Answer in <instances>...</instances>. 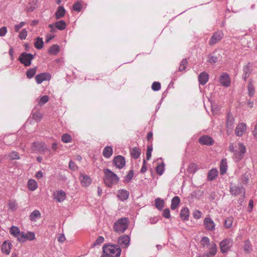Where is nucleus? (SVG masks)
<instances>
[{
	"label": "nucleus",
	"mask_w": 257,
	"mask_h": 257,
	"mask_svg": "<svg viewBox=\"0 0 257 257\" xmlns=\"http://www.w3.org/2000/svg\"><path fill=\"white\" fill-rule=\"evenodd\" d=\"M102 251L100 257H119L121 249L118 245L107 243L103 245Z\"/></svg>",
	"instance_id": "f257e3e1"
},
{
	"label": "nucleus",
	"mask_w": 257,
	"mask_h": 257,
	"mask_svg": "<svg viewBox=\"0 0 257 257\" xmlns=\"http://www.w3.org/2000/svg\"><path fill=\"white\" fill-rule=\"evenodd\" d=\"M104 174V182L105 185L110 187L114 184H116L119 181L118 176L108 169L103 170Z\"/></svg>",
	"instance_id": "f03ea898"
},
{
	"label": "nucleus",
	"mask_w": 257,
	"mask_h": 257,
	"mask_svg": "<svg viewBox=\"0 0 257 257\" xmlns=\"http://www.w3.org/2000/svg\"><path fill=\"white\" fill-rule=\"evenodd\" d=\"M129 221L126 217H123L118 219L114 223L113 228L116 232L121 233L124 232L128 226Z\"/></svg>",
	"instance_id": "7ed1b4c3"
},
{
	"label": "nucleus",
	"mask_w": 257,
	"mask_h": 257,
	"mask_svg": "<svg viewBox=\"0 0 257 257\" xmlns=\"http://www.w3.org/2000/svg\"><path fill=\"white\" fill-rule=\"evenodd\" d=\"M235 150L233 152V158L236 162L240 161L244 157L246 152V148L242 143H238L235 146Z\"/></svg>",
	"instance_id": "20e7f679"
},
{
	"label": "nucleus",
	"mask_w": 257,
	"mask_h": 257,
	"mask_svg": "<svg viewBox=\"0 0 257 257\" xmlns=\"http://www.w3.org/2000/svg\"><path fill=\"white\" fill-rule=\"evenodd\" d=\"M35 55L26 52L22 53L18 60L26 67L30 66L31 65L32 60L35 58Z\"/></svg>",
	"instance_id": "39448f33"
},
{
	"label": "nucleus",
	"mask_w": 257,
	"mask_h": 257,
	"mask_svg": "<svg viewBox=\"0 0 257 257\" xmlns=\"http://www.w3.org/2000/svg\"><path fill=\"white\" fill-rule=\"evenodd\" d=\"M233 244V239L230 238H226L222 240L219 243L220 251L222 253H225L229 251Z\"/></svg>",
	"instance_id": "423d86ee"
},
{
	"label": "nucleus",
	"mask_w": 257,
	"mask_h": 257,
	"mask_svg": "<svg viewBox=\"0 0 257 257\" xmlns=\"http://www.w3.org/2000/svg\"><path fill=\"white\" fill-rule=\"evenodd\" d=\"M35 239V235L33 232H28L25 233L22 232L18 237V239L20 242H24L27 240H33Z\"/></svg>",
	"instance_id": "0eeeda50"
},
{
	"label": "nucleus",
	"mask_w": 257,
	"mask_h": 257,
	"mask_svg": "<svg viewBox=\"0 0 257 257\" xmlns=\"http://www.w3.org/2000/svg\"><path fill=\"white\" fill-rule=\"evenodd\" d=\"M230 192L232 195L235 196L242 194L243 197H244L245 189L241 185L237 186L231 184L230 186Z\"/></svg>",
	"instance_id": "6e6552de"
},
{
	"label": "nucleus",
	"mask_w": 257,
	"mask_h": 257,
	"mask_svg": "<svg viewBox=\"0 0 257 257\" xmlns=\"http://www.w3.org/2000/svg\"><path fill=\"white\" fill-rule=\"evenodd\" d=\"M112 163L116 168L121 169L124 166L125 160L123 157L118 155L114 158Z\"/></svg>",
	"instance_id": "1a4fd4ad"
},
{
	"label": "nucleus",
	"mask_w": 257,
	"mask_h": 257,
	"mask_svg": "<svg viewBox=\"0 0 257 257\" xmlns=\"http://www.w3.org/2000/svg\"><path fill=\"white\" fill-rule=\"evenodd\" d=\"M223 37V34L221 31L216 32L211 37L209 44L210 46L214 45L216 43L219 42Z\"/></svg>",
	"instance_id": "9d476101"
},
{
	"label": "nucleus",
	"mask_w": 257,
	"mask_h": 257,
	"mask_svg": "<svg viewBox=\"0 0 257 257\" xmlns=\"http://www.w3.org/2000/svg\"><path fill=\"white\" fill-rule=\"evenodd\" d=\"M32 148L35 151L44 153L48 151L50 152V150L46 147V144L43 142L33 143Z\"/></svg>",
	"instance_id": "9b49d317"
},
{
	"label": "nucleus",
	"mask_w": 257,
	"mask_h": 257,
	"mask_svg": "<svg viewBox=\"0 0 257 257\" xmlns=\"http://www.w3.org/2000/svg\"><path fill=\"white\" fill-rule=\"evenodd\" d=\"M198 142L202 145L212 146L214 144L213 139L207 135H203L199 138Z\"/></svg>",
	"instance_id": "f8f14e48"
},
{
	"label": "nucleus",
	"mask_w": 257,
	"mask_h": 257,
	"mask_svg": "<svg viewBox=\"0 0 257 257\" xmlns=\"http://www.w3.org/2000/svg\"><path fill=\"white\" fill-rule=\"evenodd\" d=\"M51 78L49 73H42L38 74L35 76V80L38 84H41L44 81L50 80Z\"/></svg>",
	"instance_id": "ddd939ff"
},
{
	"label": "nucleus",
	"mask_w": 257,
	"mask_h": 257,
	"mask_svg": "<svg viewBox=\"0 0 257 257\" xmlns=\"http://www.w3.org/2000/svg\"><path fill=\"white\" fill-rule=\"evenodd\" d=\"M130 242V237L127 235L120 236L118 239V243L122 247H127Z\"/></svg>",
	"instance_id": "4468645a"
},
{
	"label": "nucleus",
	"mask_w": 257,
	"mask_h": 257,
	"mask_svg": "<svg viewBox=\"0 0 257 257\" xmlns=\"http://www.w3.org/2000/svg\"><path fill=\"white\" fill-rule=\"evenodd\" d=\"M219 81L221 85L225 87H228L230 84L229 76L226 73H223L221 75Z\"/></svg>",
	"instance_id": "2eb2a0df"
},
{
	"label": "nucleus",
	"mask_w": 257,
	"mask_h": 257,
	"mask_svg": "<svg viewBox=\"0 0 257 257\" xmlns=\"http://www.w3.org/2000/svg\"><path fill=\"white\" fill-rule=\"evenodd\" d=\"M204 225L205 228L208 231H212L215 229V223L210 217H206L204 220Z\"/></svg>",
	"instance_id": "dca6fc26"
},
{
	"label": "nucleus",
	"mask_w": 257,
	"mask_h": 257,
	"mask_svg": "<svg viewBox=\"0 0 257 257\" xmlns=\"http://www.w3.org/2000/svg\"><path fill=\"white\" fill-rule=\"evenodd\" d=\"M54 199L59 202H63L66 198V193L63 190H59L54 193Z\"/></svg>",
	"instance_id": "f3484780"
},
{
	"label": "nucleus",
	"mask_w": 257,
	"mask_h": 257,
	"mask_svg": "<svg viewBox=\"0 0 257 257\" xmlns=\"http://www.w3.org/2000/svg\"><path fill=\"white\" fill-rule=\"evenodd\" d=\"M79 179L81 185L85 187L89 186L91 182V178L89 176L87 175H84L83 174H81L80 175Z\"/></svg>",
	"instance_id": "a211bd4d"
},
{
	"label": "nucleus",
	"mask_w": 257,
	"mask_h": 257,
	"mask_svg": "<svg viewBox=\"0 0 257 257\" xmlns=\"http://www.w3.org/2000/svg\"><path fill=\"white\" fill-rule=\"evenodd\" d=\"M246 131V125L244 123H240L237 125L235 129V134L239 137L243 135Z\"/></svg>",
	"instance_id": "6ab92c4d"
},
{
	"label": "nucleus",
	"mask_w": 257,
	"mask_h": 257,
	"mask_svg": "<svg viewBox=\"0 0 257 257\" xmlns=\"http://www.w3.org/2000/svg\"><path fill=\"white\" fill-rule=\"evenodd\" d=\"M209 79L208 74L205 72H201L198 76V81L200 84L204 85L208 81Z\"/></svg>",
	"instance_id": "aec40b11"
},
{
	"label": "nucleus",
	"mask_w": 257,
	"mask_h": 257,
	"mask_svg": "<svg viewBox=\"0 0 257 257\" xmlns=\"http://www.w3.org/2000/svg\"><path fill=\"white\" fill-rule=\"evenodd\" d=\"M38 0H31L26 7V11L28 12H31L37 8Z\"/></svg>",
	"instance_id": "412c9836"
},
{
	"label": "nucleus",
	"mask_w": 257,
	"mask_h": 257,
	"mask_svg": "<svg viewBox=\"0 0 257 257\" xmlns=\"http://www.w3.org/2000/svg\"><path fill=\"white\" fill-rule=\"evenodd\" d=\"M11 246V243L5 241L2 245V252L5 253L6 254H9L10 253Z\"/></svg>",
	"instance_id": "4be33fe9"
},
{
	"label": "nucleus",
	"mask_w": 257,
	"mask_h": 257,
	"mask_svg": "<svg viewBox=\"0 0 257 257\" xmlns=\"http://www.w3.org/2000/svg\"><path fill=\"white\" fill-rule=\"evenodd\" d=\"M249 65L250 63H249L247 65L243 67V74L242 76L245 81L246 80V79L249 77L250 74L251 73L252 71V69H251Z\"/></svg>",
	"instance_id": "5701e85b"
},
{
	"label": "nucleus",
	"mask_w": 257,
	"mask_h": 257,
	"mask_svg": "<svg viewBox=\"0 0 257 257\" xmlns=\"http://www.w3.org/2000/svg\"><path fill=\"white\" fill-rule=\"evenodd\" d=\"M180 216L183 220H188L189 217V211L188 208H183L181 210Z\"/></svg>",
	"instance_id": "b1692460"
},
{
	"label": "nucleus",
	"mask_w": 257,
	"mask_h": 257,
	"mask_svg": "<svg viewBox=\"0 0 257 257\" xmlns=\"http://www.w3.org/2000/svg\"><path fill=\"white\" fill-rule=\"evenodd\" d=\"M129 192L125 190H119L118 192L117 196L121 201L126 200L129 196Z\"/></svg>",
	"instance_id": "393cba45"
},
{
	"label": "nucleus",
	"mask_w": 257,
	"mask_h": 257,
	"mask_svg": "<svg viewBox=\"0 0 257 257\" xmlns=\"http://www.w3.org/2000/svg\"><path fill=\"white\" fill-rule=\"evenodd\" d=\"M66 11L63 7H59L56 11L55 15L57 20L63 18L65 14Z\"/></svg>",
	"instance_id": "a878e982"
},
{
	"label": "nucleus",
	"mask_w": 257,
	"mask_h": 257,
	"mask_svg": "<svg viewBox=\"0 0 257 257\" xmlns=\"http://www.w3.org/2000/svg\"><path fill=\"white\" fill-rule=\"evenodd\" d=\"M29 217L31 221L35 222L41 218V213L39 210H35L30 214Z\"/></svg>",
	"instance_id": "bb28decb"
},
{
	"label": "nucleus",
	"mask_w": 257,
	"mask_h": 257,
	"mask_svg": "<svg viewBox=\"0 0 257 257\" xmlns=\"http://www.w3.org/2000/svg\"><path fill=\"white\" fill-rule=\"evenodd\" d=\"M227 168V160L223 159L221 160L220 164V172L221 175H223L226 173Z\"/></svg>",
	"instance_id": "cd10ccee"
},
{
	"label": "nucleus",
	"mask_w": 257,
	"mask_h": 257,
	"mask_svg": "<svg viewBox=\"0 0 257 257\" xmlns=\"http://www.w3.org/2000/svg\"><path fill=\"white\" fill-rule=\"evenodd\" d=\"M112 148L110 146H106L103 149L102 155L105 158H109L112 155Z\"/></svg>",
	"instance_id": "c85d7f7f"
},
{
	"label": "nucleus",
	"mask_w": 257,
	"mask_h": 257,
	"mask_svg": "<svg viewBox=\"0 0 257 257\" xmlns=\"http://www.w3.org/2000/svg\"><path fill=\"white\" fill-rule=\"evenodd\" d=\"M218 171L216 169H212L208 173L207 179L209 181H212L218 176Z\"/></svg>",
	"instance_id": "c756f323"
},
{
	"label": "nucleus",
	"mask_w": 257,
	"mask_h": 257,
	"mask_svg": "<svg viewBox=\"0 0 257 257\" xmlns=\"http://www.w3.org/2000/svg\"><path fill=\"white\" fill-rule=\"evenodd\" d=\"M180 202V198L178 196L174 197L171 200V208L175 210L179 205Z\"/></svg>",
	"instance_id": "7c9ffc66"
},
{
	"label": "nucleus",
	"mask_w": 257,
	"mask_h": 257,
	"mask_svg": "<svg viewBox=\"0 0 257 257\" xmlns=\"http://www.w3.org/2000/svg\"><path fill=\"white\" fill-rule=\"evenodd\" d=\"M28 187L30 190L34 191L38 187L37 182L34 179H30L28 182Z\"/></svg>",
	"instance_id": "2f4dec72"
},
{
	"label": "nucleus",
	"mask_w": 257,
	"mask_h": 257,
	"mask_svg": "<svg viewBox=\"0 0 257 257\" xmlns=\"http://www.w3.org/2000/svg\"><path fill=\"white\" fill-rule=\"evenodd\" d=\"M54 24L55 25V28H56V29L59 30H63L65 29L66 27V23L63 20L57 21Z\"/></svg>",
	"instance_id": "473e14b6"
},
{
	"label": "nucleus",
	"mask_w": 257,
	"mask_h": 257,
	"mask_svg": "<svg viewBox=\"0 0 257 257\" xmlns=\"http://www.w3.org/2000/svg\"><path fill=\"white\" fill-rule=\"evenodd\" d=\"M155 205L158 209L161 210L164 207V201L160 198H158L155 200Z\"/></svg>",
	"instance_id": "72a5a7b5"
},
{
	"label": "nucleus",
	"mask_w": 257,
	"mask_h": 257,
	"mask_svg": "<svg viewBox=\"0 0 257 257\" xmlns=\"http://www.w3.org/2000/svg\"><path fill=\"white\" fill-rule=\"evenodd\" d=\"M131 156L136 159L139 158L141 155V150L139 148H134L131 151Z\"/></svg>",
	"instance_id": "f704fd0d"
},
{
	"label": "nucleus",
	"mask_w": 257,
	"mask_h": 257,
	"mask_svg": "<svg viewBox=\"0 0 257 257\" xmlns=\"http://www.w3.org/2000/svg\"><path fill=\"white\" fill-rule=\"evenodd\" d=\"M60 50V48L58 45L55 44L52 45L49 49L48 53L50 54L56 55L57 54Z\"/></svg>",
	"instance_id": "c9c22d12"
},
{
	"label": "nucleus",
	"mask_w": 257,
	"mask_h": 257,
	"mask_svg": "<svg viewBox=\"0 0 257 257\" xmlns=\"http://www.w3.org/2000/svg\"><path fill=\"white\" fill-rule=\"evenodd\" d=\"M209 251L207 253L209 255L214 256L217 252V246L215 242H212L210 244V246L209 248Z\"/></svg>",
	"instance_id": "e433bc0d"
},
{
	"label": "nucleus",
	"mask_w": 257,
	"mask_h": 257,
	"mask_svg": "<svg viewBox=\"0 0 257 257\" xmlns=\"http://www.w3.org/2000/svg\"><path fill=\"white\" fill-rule=\"evenodd\" d=\"M10 232L11 234L14 235L15 237L18 236V235H20V230L18 227L16 226H13L11 227Z\"/></svg>",
	"instance_id": "4c0bfd02"
},
{
	"label": "nucleus",
	"mask_w": 257,
	"mask_h": 257,
	"mask_svg": "<svg viewBox=\"0 0 257 257\" xmlns=\"http://www.w3.org/2000/svg\"><path fill=\"white\" fill-rule=\"evenodd\" d=\"M247 89L249 96L250 97L252 96L254 93V89L252 84V81L251 79H250L248 82Z\"/></svg>",
	"instance_id": "58836bf2"
},
{
	"label": "nucleus",
	"mask_w": 257,
	"mask_h": 257,
	"mask_svg": "<svg viewBox=\"0 0 257 257\" xmlns=\"http://www.w3.org/2000/svg\"><path fill=\"white\" fill-rule=\"evenodd\" d=\"M37 71L36 67L30 68L26 72V76L28 78H32L36 74Z\"/></svg>",
	"instance_id": "ea45409f"
},
{
	"label": "nucleus",
	"mask_w": 257,
	"mask_h": 257,
	"mask_svg": "<svg viewBox=\"0 0 257 257\" xmlns=\"http://www.w3.org/2000/svg\"><path fill=\"white\" fill-rule=\"evenodd\" d=\"M243 249L246 253H249L251 250V244L249 240H245L243 246Z\"/></svg>",
	"instance_id": "a19ab883"
},
{
	"label": "nucleus",
	"mask_w": 257,
	"mask_h": 257,
	"mask_svg": "<svg viewBox=\"0 0 257 257\" xmlns=\"http://www.w3.org/2000/svg\"><path fill=\"white\" fill-rule=\"evenodd\" d=\"M44 42L42 38L38 37L35 43V46L38 49H41L43 47Z\"/></svg>",
	"instance_id": "79ce46f5"
},
{
	"label": "nucleus",
	"mask_w": 257,
	"mask_h": 257,
	"mask_svg": "<svg viewBox=\"0 0 257 257\" xmlns=\"http://www.w3.org/2000/svg\"><path fill=\"white\" fill-rule=\"evenodd\" d=\"M219 57V56H215L213 54H209L208 56V62L211 64H214L217 62Z\"/></svg>",
	"instance_id": "37998d69"
},
{
	"label": "nucleus",
	"mask_w": 257,
	"mask_h": 257,
	"mask_svg": "<svg viewBox=\"0 0 257 257\" xmlns=\"http://www.w3.org/2000/svg\"><path fill=\"white\" fill-rule=\"evenodd\" d=\"M188 65V61L186 58H184L181 61L179 67V70L180 71H183L185 70L187 66Z\"/></svg>",
	"instance_id": "c03bdc74"
},
{
	"label": "nucleus",
	"mask_w": 257,
	"mask_h": 257,
	"mask_svg": "<svg viewBox=\"0 0 257 257\" xmlns=\"http://www.w3.org/2000/svg\"><path fill=\"white\" fill-rule=\"evenodd\" d=\"M8 158L11 161L14 160H18L20 159L19 155L18 153L15 151H13L8 156Z\"/></svg>",
	"instance_id": "a18cd8bd"
},
{
	"label": "nucleus",
	"mask_w": 257,
	"mask_h": 257,
	"mask_svg": "<svg viewBox=\"0 0 257 257\" xmlns=\"http://www.w3.org/2000/svg\"><path fill=\"white\" fill-rule=\"evenodd\" d=\"M8 206L10 209L14 211L17 209V204L16 200H10L8 203Z\"/></svg>",
	"instance_id": "49530a36"
},
{
	"label": "nucleus",
	"mask_w": 257,
	"mask_h": 257,
	"mask_svg": "<svg viewBox=\"0 0 257 257\" xmlns=\"http://www.w3.org/2000/svg\"><path fill=\"white\" fill-rule=\"evenodd\" d=\"M32 115L33 119L37 122L40 121L43 117V114L39 111L34 113Z\"/></svg>",
	"instance_id": "de8ad7c7"
},
{
	"label": "nucleus",
	"mask_w": 257,
	"mask_h": 257,
	"mask_svg": "<svg viewBox=\"0 0 257 257\" xmlns=\"http://www.w3.org/2000/svg\"><path fill=\"white\" fill-rule=\"evenodd\" d=\"M49 97L47 95H43L40 98L38 104L40 106H42L46 103L49 101Z\"/></svg>",
	"instance_id": "09e8293b"
},
{
	"label": "nucleus",
	"mask_w": 257,
	"mask_h": 257,
	"mask_svg": "<svg viewBox=\"0 0 257 257\" xmlns=\"http://www.w3.org/2000/svg\"><path fill=\"white\" fill-rule=\"evenodd\" d=\"M164 170H165V168H164V163H162L161 164H159L156 167L157 173L159 175H162L163 174V173L164 172Z\"/></svg>",
	"instance_id": "8fccbe9b"
},
{
	"label": "nucleus",
	"mask_w": 257,
	"mask_h": 257,
	"mask_svg": "<svg viewBox=\"0 0 257 257\" xmlns=\"http://www.w3.org/2000/svg\"><path fill=\"white\" fill-rule=\"evenodd\" d=\"M197 170V166L194 163L190 164L188 167V172L190 173H194Z\"/></svg>",
	"instance_id": "3c124183"
},
{
	"label": "nucleus",
	"mask_w": 257,
	"mask_h": 257,
	"mask_svg": "<svg viewBox=\"0 0 257 257\" xmlns=\"http://www.w3.org/2000/svg\"><path fill=\"white\" fill-rule=\"evenodd\" d=\"M233 218L232 217L227 218L224 221V226L226 228H230L232 224Z\"/></svg>",
	"instance_id": "603ef678"
},
{
	"label": "nucleus",
	"mask_w": 257,
	"mask_h": 257,
	"mask_svg": "<svg viewBox=\"0 0 257 257\" xmlns=\"http://www.w3.org/2000/svg\"><path fill=\"white\" fill-rule=\"evenodd\" d=\"M71 137L70 136V135L67 134H65L63 135L61 138L62 141L65 143H68L70 142L71 141Z\"/></svg>",
	"instance_id": "864d4df0"
},
{
	"label": "nucleus",
	"mask_w": 257,
	"mask_h": 257,
	"mask_svg": "<svg viewBox=\"0 0 257 257\" xmlns=\"http://www.w3.org/2000/svg\"><path fill=\"white\" fill-rule=\"evenodd\" d=\"M82 6L81 4L79 2L75 3L73 5V10L74 11H76L77 12H80L82 9Z\"/></svg>",
	"instance_id": "5fc2aeb1"
},
{
	"label": "nucleus",
	"mask_w": 257,
	"mask_h": 257,
	"mask_svg": "<svg viewBox=\"0 0 257 257\" xmlns=\"http://www.w3.org/2000/svg\"><path fill=\"white\" fill-rule=\"evenodd\" d=\"M201 244L203 246L208 245L210 244V239L208 237L204 236L201 238Z\"/></svg>",
	"instance_id": "6e6d98bb"
},
{
	"label": "nucleus",
	"mask_w": 257,
	"mask_h": 257,
	"mask_svg": "<svg viewBox=\"0 0 257 257\" xmlns=\"http://www.w3.org/2000/svg\"><path fill=\"white\" fill-rule=\"evenodd\" d=\"M227 127L229 129H232L233 127V118L232 117H228L226 122Z\"/></svg>",
	"instance_id": "4d7b16f0"
},
{
	"label": "nucleus",
	"mask_w": 257,
	"mask_h": 257,
	"mask_svg": "<svg viewBox=\"0 0 257 257\" xmlns=\"http://www.w3.org/2000/svg\"><path fill=\"white\" fill-rule=\"evenodd\" d=\"M104 241V238L103 237L101 236H99L98 237L96 241L93 243L92 246H95L97 245H99L102 243Z\"/></svg>",
	"instance_id": "13d9d810"
},
{
	"label": "nucleus",
	"mask_w": 257,
	"mask_h": 257,
	"mask_svg": "<svg viewBox=\"0 0 257 257\" xmlns=\"http://www.w3.org/2000/svg\"><path fill=\"white\" fill-rule=\"evenodd\" d=\"M152 89L155 91H158L161 89V84L159 82H154L152 85Z\"/></svg>",
	"instance_id": "bf43d9fd"
},
{
	"label": "nucleus",
	"mask_w": 257,
	"mask_h": 257,
	"mask_svg": "<svg viewBox=\"0 0 257 257\" xmlns=\"http://www.w3.org/2000/svg\"><path fill=\"white\" fill-rule=\"evenodd\" d=\"M134 176V171L133 170H130L125 178V181L126 182H129L133 178Z\"/></svg>",
	"instance_id": "052dcab7"
},
{
	"label": "nucleus",
	"mask_w": 257,
	"mask_h": 257,
	"mask_svg": "<svg viewBox=\"0 0 257 257\" xmlns=\"http://www.w3.org/2000/svg\"><path fill=\"white\" fill-rule=\"evenodd\" d=\"M152 150V146H148L146 153V158L147 160H149L151 159Z\"/></svg>",
	"instance_id": "680f3d73"
},
{
	"label": "nucleus",
	"mask_w": 257,
	"mask_h": 257,
	"mask_svg": "<svg viewBox=\"0 0 257 257\" xmlns=\"http://www.w3.org/2000/svg\"><path fill=\"white\" fill-rule=\"evenodd\" d=\"M27 31L26 29H23L20 33L19 37L21 40H24L26 38L27 36Z\"/></svg>",
	"instance_id": "e2e57ef3"
},
{
	"label": "nucleus",
	"mask_w": 257,
	"mask_h": 257,
	"mask_svg": "<svg viewBox=\"0 0 257 257\" xmlns=\"http://www.w3.org/2000/svg\"><path fill=\"white\" fill-rule=\"evenodd\" d=\"M163 216L166 218H170L171 217L170 210L168 208L165 209L163 211Z\"/></svg>",
	"instance_id": "0e129e2a"
},
{
	"label": "nucleus",
	"mask_w": 257,
	"mask_h": 257,
	"mask_svg": "<svg viewBox=\"0 0 257 257\" xmlns=\"http://www.w3.org/2000/svg\"><path fill=\"white\" fill-rule=\"evenodd\" d=\"M69 168L70 170L72 171H75L78 169V167L75 165V163L70 161L69 163Z\"/></svg>",
	"instance_id": "69168bd1"
},
{
	"label": "nucleus",
	"mask_w": 257,
	"mask_h": 257,
	"mask_svg": "<svg viewBox=\"0 0 257 257\" xmlns=\"http://www.w3.org/2000/svg\"><path fill=\"white\" fill-rule=\"evenodd\" d=\"M25 24L26 23L25 22H22L20 24L16 25L14 27L15 31L17 32H19V30L22 28Z\"/></svg>",
	"instance_id": "338daca9"
},
{
	"label": "nucleus",
	"mask_w": 257,
	"mask_h": 257,
	"mask_svg": "<svg viewBox=\"0 0 257 257\" xmlns=\"http://www.w3.org/2000/svg\"><path fill=\"white\" fill-rule=\"evenodd\" d=\"M7 32V28L6 27H3L0 28V37L5 36Z\"/></svg>",
	"instance_id": "774afa93"
}]
</instances>
